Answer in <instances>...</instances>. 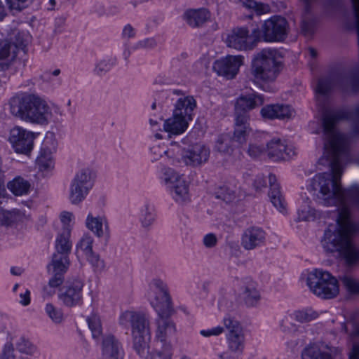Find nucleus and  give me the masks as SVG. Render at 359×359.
Masks as SVG:
<instances>
[{"label": "nucleus", "mask_w": 359, "mask_h": 359, "mask_svg": "<svg viewBox=\"0 0 359 359\" xmlns=\"http://www.w3.org/2000/svg\"><path fill=\"white\" fill-rule=\"evenodd\" d=\"M353 130L359 135V105L353 111ZM349 117L343 108L325 110L321 117V128L313 131L323 133L325 156L329 161L330 172L320 173L312 179L311 186L319 204L338 207L336 224L325 230L321 239L323 248L327 252H339L349 264L359 260V248L353 241L359 226L352 220L350 206L359 207V185L353 184L342 189L341 177L343 165L348 158V141L346 135L337 128V123Z\"/></svg>", "instance_id": "f257e3e1"}, {"label": "nucleus", "mask_w": 359, "mask_h": 359, "mask_svg": "<svg viewBox=\"0 0 359 359\" xmlns=\"http://www.w3.org/2000/svg\"><path fill=\"white\" fill-rule=\"evenodd\" d=\"M147 297L151 306L158 313L155 323V337L157 341L165 343L177 332L175 323L170 319L175 309L166 283L159 278L151 280L149 284Z\"/></svg>", "instance_id": "f03ea898"}, {"label": "nucleus", "mask_w": 359, "mask_h": 359, "mask_svg": "<svg viewBox=\"0 0 359 359\" xmlns=\"http://www.w3.org/2000/svg\"><path fill=\"white\" fill-rule=\"evenodd\" d=\"M9 104L13 116L31 123L47 125L53 119L54 113L62 115L58 106H49L45 100L35 94L13 97Z\"/></svg>", "instance_id": "7ed1b4c3"}, {"label": "nucleus", "mask_w": 359, "mask_h": 359, "mask_svg": "<svg viewBox=\"0 0 359 359\" xmlns=\"http://www.w3.org/2000/svg\"><path fill=\"white\" fill-rule=\"evenodd\" d=\"M282 55L276 48H265L257 52L251 61L250 79L256 85L260 86L265 91H269L262 87L263 84L276 81L282 69Z\"/></svg>", "instance_id": "20e7f679"}, {"label": "nucleus", "mask_w": 359, "mask_h": 359, "mask_svg": "<svg viewBox=\"0 0 359 359\" xmlns=\"http://www.w3.org/2000/svg\"><path fill=\"white\" fill-rule=\"evenodd\" d=\"M119 324L130 327L133 347L140 358L145 357L151 339L150 321L147 316L140 311H125L119 317Z\"/></svg>", "instance_id": "39448f33"}, {"label": "nucleus", "mask_w": 359, "mask_h": 359, "mask_svg": "<svg viewBox=\"0 0 359 359\" xmlns=\"http://www.w3.org/2000/svg\"><path fill=\"white\" fill-rule=\"evenodd\" d=\"M306 285L314 294L322 299H332L339 292L336 278L328 271L320 269H315L308 273Z\"/></svg>", "instance_id": "423d86ee"}, {"label": "nucleus", "mask_w": 359, "mask_h": 359, "mask_svg": "<svg viewBox=\"0 0 359 359\" xmlns=\"http://www.w3.org/2000/svg\"><path fill=\"white\" fill-rule=\"evenodd\" d=\"M94 185V174L90 168H82L74 176L69 189V200L73 205L83 201Z\"/></svg>", "instance_id": "0eeeda50"}, {"label": "nucleus", "mask_w": 359, "mask_h": 359, "mask_svg": "<svg viewBox=\"0 0 359 359\" xmlns=\"http://www.w3.org/2000/svg\"><path fill=\"white\" fill-rule=\"evenodd\" d=\"M159 179L170 189L175 201L182 203L189 199V184L183 175L170 167L163 166L161 169Z\"/></svg>", "instance_id": "6e6552de"}, {"label": "nucleus", "mask_w": 359, "mask_h": 359, "mask_svg": "<svg viewBox=\"0 0 359 359\" xmlns=\"http://www.w3.org/2000/svg\"><path fill=\"white\" fill-rule=\"evenodd\" d=\"M259 43L283 41L287 34V22L284 18L275 15L265 20L260 28H255Z\"/></svg>", "instance_id": "1a4fd4ad"}, {"label": "nucleus", "mask_w": 359, "mask_h": 359, "mask_svg": "<svg viewBox=\"0 0 359 359\" xmlns=\"http://www.w3.org/2000/svg\"><path fill=\"white\" fill-rule=\"evenodd\" d=\"M224 41L229 48L247 51L253 50L257 46L259 36L255 29L250 34L247 27H237L226 34Z\"/></svg>", "instance_id": "9d476101"}, {"label": "nucleus", "mask_w": 359, "mask_h": 359, "mask_svg": "<svg viewBox=\"0 0 359 359\" xmlns=\"http://www.w3.org/2000/svg\"><path fill=\"white\" fill-rule=\"evenodd\" d=\"M170 151L174 156L173 165L183 163L186 166L196 168L200 166L202 163V144L199 143L191 144L185 149L176 142L174 149Z\"/></svg>", "instance_id": "9b49d317"}, {"label": "nucleus", "mask_w": 359, "mask_h": 359, "mask_svg": "<svg viewBox=\"0 0 359 359\" xmlns=\"http://www.w3.org/2000/svg\"><path fill=\"white\" fill-rule=\"evenodd\" d=\"M37 133L15 126L10 133L9 141L16 153L28 155L34 147Z\"/></svg>", "instance_id": "f8f14e48"}, {"label": "nucleus", "mask_w": 359, "mask_h": 359, "mask_svg": "<svg viewBox=\"0 0 359 359\" xmlns=\"http://www.w3.org/2000/svg\"><path fill=\"white\" fill-rule=\"evenodd\" d=\"M243 59L242 55H228L216 60L212 69L219 76L232 79L236 77L241 66L243 65Z\"/></svg>", "instance_id": "ddd939ff"}, {"label": "nucleus", "mask_w": 359, "mask_h": 359, "mask_svg": "<svg viewBox=\"0 0 359 359\" xmlns=\"http://www.w3.org/2000/svg\"><path fill=\"white\" fill-rule=\"evenodd\" d=\"M340 351L323 342L311 343L302 352V359H333L339 356Z\"/></svg>", "instance_id": "4468645a"}, {"label": "nucleus", "mask_w": 359, "mask_h": 359, "mask_svg": "<svg viewBox=\"0 0 359 359\" xmlns=\"http://www.w3.org/2000/svg\"><path fill=\"white\" fill-rule=\"evenodd\" d=\"M83 283L81 280L75 279L67 283L59 294V299L67 307L79 305L82 302Z\"/></svg>", "instance_id": "2eb2a0df"}, {"label": "nucleus", "mask_w": 359, "mask_h": 359, "mask_svg": "<svg viewBox=\"0 0 359 359\" xmlns=\"http://www.w3.org/2000/svg\"><path fill=\"white\" fill-rule=\"evenodd\" d=\"M266 233L259 226H250L243 233L241 246L246 250H252L264 245Z\"/></svg>", "instance_id": "dca6fc26"}, {"label": "nucleus", "mask_w": 359, "mask_h": 359, "mask_svg": "<svg viewBox=\"0 0 359 359\" xmlns=\"http://www.w3.org/2000/svg\"><path fill=\"white\" fill-rule=\"evenodd\" d=\"M266 146L269 158L275 161L287 160L295 155L294 147L279 138L272 139Z\"/></svg>", "instance_id": "f3484780"}, {"label": "nucleus", "mask_w": 359, "mask_h": 359, "mask_svg": "<svg viewBox=\"0 0 359 359\" xmlns=\"http://www.w3.org/2000/svg\"><path fill=\"white\" fill-rule=\"evenodd\" d=\"M264 103L263 95L258 93H252L240 96L235 104V116L237 115H245L248 119V111L262 105Z\"/></svg>", "instance_id": "a211bd4d"}, {"label": "nucleus", "mask_w": 359, "mask_h": 359, "mask_svg": "<svg viewBox=\"0 0 359 359\" xmlns=\"http://www.w3.org/2000/svg\"><path fill=\"white\" fill-rule=\"evenodd\" d=\"M102 355L105 358L122 359L124 351L121 343L114 335L106 336L102 341Z\"/></svg>", "instance_id": "6ab92c4d"}, {"label": "nucleus", "mask_w": 359, "mask_h": 359, "mask_svg": "<svg viewBox=\"0 0 359 359\" xmlns=\"http://www.w3.org/2000/svg\"><path fill=\"white\" fill-rule=\"evenodd\" d=\"M85 225L97 238L109 234V222L104 216H94L90 212L86 217Z\"/></svg>", "instance_id": "aec40b11"}, {"label": "nucleus", "mask_w": 359, "mask_h": 359, "mask_svg": "<svg viewBox=\"0 0 359 359\" xmlns=\"http://www.w3.org/2000/svg\"><path fill=\"white\" fill-rule=\"evenodd\" d=\"M214 194L217 198L221 199L226 203L233 202L242 196L235 179H231L223 186L219 187Z\"/></svg>", "instance_id": "412c9836"}, {"label": "nucleus", "mask_w": 359, "mask_h": 359, "mask_svg": "<svg viewBox=\"0 0 359 359\" xmlns=\"http://www.w3.org/2000/svg\"><path fill=\"white\" fill-rule=\"evenodd\" d=\"M189 120L173 111L172 116L166 119L163 123V129L169 136L182 134L188 128Z\"/></svg>", "instance_id": "4be33fe9"}, {"label": "nucleus", "mask_w": 359, "mask_h": 359, "mask_svg": "<svg viewBox=\"0 0 359 359\" xmlns=\"http://www.w3.org/2000/svg\"><path fill=\"white\" fill-rule=\"evenodd\" d=\"M240 297L248 306H255L260 299L256 283L250 278H246L242 283Z\"/></svg>", "instance_id": "5701e85b"}, {"label": "nucleus", "mask_w": 359, "mask_h": 359, "mask_svg": "<svg viewBox=\"0 0 359 359\" xmlns=\"http://www.w3.org/2000/svg\"><path fill=\"white\" fill-rule=\"evenodd\" d=\"M292 109L287 104H269L261 109L263 118L268 119L288 118L292 115Z\"/></svg>", "instance_id": "b1692460"}, {"label": "nucleus", "mask_w": 359, "mask_h": 359, "mask_svg": "<svg viewBox=\"0 0 359 359\" xmlns=\"http://www.w3.org/2000/svg\"><path fill=\"white\" fill-rule=\"evenodd\" d=\"M249 121L250 119L245 115L235 116L233 140L241 145L245 144L247 137L251 131Z\"/></svg>", "instance_id": "393cba45"}, {"label": "nucleus", "mask_w": 359, "mask_h": 359, "mask_svg": "<svg viewBox=\"0 0 359 359\" xmlns=\"http://www.w3.org/2000/svg\"><path fill=\"white\" fill-rule=\"evenodd\" d=\"M18 50L16 46L13 45L9 40H0V70L8 69L11 63L15 59Z\"/></svg>", "instance_id": "a878e982"}, {"label": "nucleus", "mask_w": 359, "mask_h": 359, "mask_svg": "<svg viewBox=\"0 0 359 359\" xmlns=\"http://www.w3.org/2000/svg\"><path fill=\"white\" fill-rule=\"evenodd\" d=\"M156 210L155 206L151 203H144L139 209L138 221L141 226L149 230L156 219Z\"/></svg>", "instance_id": "bb28decb"}, {"label": "nucleus", "mask_w": 359, "mask_h": 359, "mask_svg": "<svg viewBox=\"0 0 359 359\" xmlns=\"http://www.w3.org/2000/svg\"><path fill=\"white\" fill-rule=\"evenodd\" d=\"M196 107L195 99L192 96H185L177 100L173 111L191 121Z\"/></svg>", "instance_id": "cd10ccee"}, {"label": "nucleus", "mask_w": 359, "mask_h": 359, "mask_svg": "<svg viewBox=\"0 0 359 359\" xmlns=\"http://www.w3.org/2000/svg\"><path fill=\"white\" fill-rule=\"evenodd\" d=\"M176 142H172L168 147L159 144H154L150 148L151 158L152 161H157L163 156H166L172 163L173 154L170 151L174 149Z\"/></svg>", "instance_id": "c85d7f7f"}, {"label": "nucleus", "mask_w": 359, "mask_h": 359, "mask_svg": "<svg viewBox=\"0 0 359 359\" xmlns=\"http://www.w3.org/2000/svg\"><path fill=\"white\" fill-rule=\"evenodd\" d=\"M311 203L309 198H302V203L297 209L298 221H309L316 217V211L311 207Z\"/></svg>", "instance_id": "c756f323"}, {"label": "nucleus", "mask_w": 359, "mask_h": 359, "mask_svg": "<svg viewBox=\"0 0 359 359\" xmlns=\"http://www.w3.org/2000/svg\"><path fill=\"white\" fill-rule=\"evenodd\" d=\"M8 189L15 196H22L28 194L30 184L21 177H16L7 184Z\"/></svg>", "instance_id": "7c9ffc66"}, {"label": "nucleus", "mask_w": 359, "mask_h": 359, "mask_svg": "<svg viewBox=\"0 0 359 359\" xmlns=\"http://www.w3.org/2000/svg\"><path fill=\"white\" fill-rule=\"evenodd\" d=\"M226 340L229 349L236 353L243 351L245 346V336L243 331L236 334H227Z\"/></svg>", "instance_id": "2f4dec72"}, {"label": "nucleus", "mask_w": 359, "mask_h": 359, "mask_svg": "<svg viewBox=\"0 0 359 359\" xmlns=\"http://www.w3.org/2000/svg\"><path fill=\"white\" fill-rule=\"evenodd\" d=\"M70 238L71 234L59 232L55 240V253L69 255L72 247Z\"/></svg>", "instance_id": "473e14b6"}, {"label": "nucleus", "mask_w": 359, "mask_h": 359, "mask_svg": "<svg viewBox=\"0 0 359 359\" xmlns=\"http://www.w3.org/2000/svg\"><path fill=\"white\" fill-rule=\"evenodd\" d=\"M183 20L192 28H199L202 25V9L190 8L183 14Z\"/></svg>", "instance_id": "72a5a7b5"}, {"label": "nucleus", "mask_w": 359, "mask_h": 359, "mask_svg": "<svg viewBox=\"0 0 359 359\" xmlns=\"http://www.w3.org/2000/svg\"><path fill=\"white\" fill-rule=\"evenodd\" d=\"M50 265L53 266L54 273L62 275L67 271L69 265V255L54 253Z\"/></svg>", "instance_id": "f704fd0d"}, {"label": "nucleus", "mask_w": 359, "mask_h": 359, "mask_svg": "<svg viewBox=\"0 0 359 359\" xmlns=\"http://www.w3.org/2000/svg\"><path fill=\"white\" fill-rule=\"evenodd\" d=\"M54 276L49 280L48 285L43 289V297L48 298L52 297L56 292V289L60 287L63 281V276L60 273H54Z\"/></svg>", "instance_id": "c9c22d12"}, {"label": "nucleus", "mask_w": 359, "mask_h": 359, "mask_svg": "<svg viewBox=\"0 0 359 359\" xmlns=\"http://www.w3.org/2000/svg\"><path fill=\"white\" fill-rule=\"evenodd\" d=\"M59 219L62 225L60 232L72 234V231L75 223V216L72 212L63 210L59 215Z\"/></svg>", "instance_id": "e433bc0d"}, {"label": "nucleus", "mask_w": 359, "mask_h": 359, "mask_svg": "<svg viewBox=\"0 0 359 359\" xmlns=\"http://www.w3.org/2000/svg\"><path fill=\"white\" fill-rule=\"evenodd\" d=\"M332 87L333 82L330 78H320L315 87L317 99L319 100L320 97L322 99L325 98Z\"/></svg>", "instance_id": "4c0bfd02"}, {"label": "nucleus", "mask_w": 359, "mask_h": 359, "mask_svg": "<svg viewBox=\"0 0 359 359\" xmlns=\"http://www.w3.org/2000/svg\"><path fill=\"white\" fill-rule=\"evenodd\" d=\"M36 165L41 171H48L53 168V154L40 151L36 159Z\"/></svg>", "instance_id": "58836bf2"}, {"label": "nucleus", "mask_w": 359, "mask_h": 359, "mask_svg": "<svg viewBox=\"0 0 359 359\" xmlns=\"http://www.w3.org/2000/svg\"><path fill=\"white\" fill-rule=\"evenodd\" d=\"M88 327L92 332L94 339H98L102 332V324L100 317L95 313L91 314L87 318Z\"/></svg>", "instance_id": "ea45409f"}, {"label": "nucleus", "mask_w": 359, "mask_h": 359, "mask_svg": "<svg viewBox=\"0 0 359 359\" xmlns=\"http://www.w3.org/2000/svg\"><path fill=\"white\" fill-rule=\"evenodd\" d=\"M94 239L88 233H85L76 245V250H81L86 256L94 252L93 250Z\"/></svg>", "instance_id": "a19ab883"}, {"label": "nucleus", "mask_w": 359, "mask_h": 359, "mask_svg": "<svg viewBox=\"0 0 359 359\" xmlns=\"http://www.w3.org/2000/svg\"><path fill=\"white\" fill-rule=\"evenodd\" d=\"M318 316L317 312L311 309L296 311L292 313V317L297 321L304 323L310 322Z\"/></svg>", "instance_id": "79ce46f5"}, {"label": "nucleus", "mask_w": 359, "mask_h": 359, "mask_svg": "<svg viewBox=\"0 0 359 359\" xmlns=\"http://www.w3.org/2000/svg\"><path fill=\"white\" fill-rule=\"evenodd\" d=\"M215 149L224 155H230L233 149L231 146V140L228 135H220L215 143Z\"/></svg>", "instance_id": "37998d69"}, {"label": "nucleus", "mask_w": 359, "mask_h": 359, "mask_svg": "<svg viewBox=\"0 0 359 359\" xmlns=\"http://www.w3.org/2000/svg\"><path fill=\"white\" fill-rule=\"evenodd\" d=\"M269 196L274 207L280 212H284L285 210V203L280 189L276 188L272 189V191H269Z\"/></svg>", "instance_id": "c03bdc74"}, {"label": "nucleus", "mask_w": 359, "mask_h": 359, "mask_svg": "<svg viewBox=\"0 0 359 359\" xmlns=\"http://www.w3.org/2000/svg\"><path fill=\"white\" fill-rule=\"evenodd\" d=\"M45 311L55 324H60L64 320V315L62 310L56 308L52 304L49 303L46 305Z\"/></svg>", "instance_id": "a18cd8bd"}, {"label": "nucleus", "mask_w": 359, "mask_h": 359, "mask_svg": "<svg viewBox=\"0 0 359 359\" xmlns=\"http://www.w3.org/2000/svg\"><path fill=\"white\" fill-rule=\"evenodd\" d=\"M241 5L246 8L254 10L257 15L266 13L269 11L268 5L257 3L254 0H240Z\"/></svg>", "instance_id": "49530a36"}, {"label": "nucleus", "mask_w": 359, "mask_h": 359, "mask_svg": "<svg viewBox=\"0 0 359 359\" xmlns=\"http://www.w3.org/2000/svg\"><path fill=\"white\" fill-rule=\"evenodd\" d=\"M30 36L26 32H18L15 34L13 37H11L9 40L13 45L16 46L17 50H24L29 42Z\"/></svg>", "instance_id": "de8ad7c7"}, {"label": "nucleus", "mask_w": 359, "mask_h": 359, "mask_svg": "<svg viewBox=\"0 0 359 359\" xmlns=\"http://www.w3.org/2000/svg\"><path fill=\"white\" fill-rule=\"evenodd\" d=\"M18 352L27 355H34L36 353V348L27 339L22 337L16 344Z\"/></svg>", "instance_id": "09e8293b"}, {"label": "nucleus", "mask_w": 359, "mask_h": 359, "mask_svg": "<svg viewBox=\"0 0 359 359\" xmlns=\"http://www.w3.org/2000/svg\"><path fill=\"white\" fill-rule=\"evenodd\" d=\"M223 323L226 329L228 330V334H236L243 332V328L240 323L230 316H225L223 319Z\"/></svg>", "instance_id": "8fccbe9b"}, {"label": "nucleus", "mask_w": 359, "mask_h": 359, "mask_svg": "<svg viewBox=\"0 0 359 359\" xmlns=\"http://www.w3.org/2000/svg\"><path fill=\"white\" fill-rule=\"evenodd\" d=\"M57 147V141L52 133L46 135L42 143L41 151L53 154L55 151Z\"/></svg>", "instance_id": "3c124183"}, {"label": "nucleus", "mask_w": 359, "mask_h": 359, "mask_svg": "<svg viewBox=\"0 0 359 359\" xmlns=\"http://www.w3.org/2000/svg\"><path fill=\"white\" fill-rule=\"evenodd\" d=\"M115 63L116 59L114 57L103 59L97 64L95 72L97 75H102L109 71Z\"/></svg>", "instance_id": "603ef678"}, {"label": "nucleus", "mask_w": 359, "mask_h": 359, "mask_svg": "<svg viewBox=\"0 0 359 359\" xmlns=\"http://www.w3.org/2000/svg\"><path fill=\"white\" fill-rule=\"evenodd\" d=\"M18 211H6L0 208V224L9 225L13 222H15L19 218Z\"/></svg>", "instance_id": "864d4df0"}, {"label": "nucleus", "mask_w": 359, "mask_h": 359, "mask_svg": "<svg viewBox=\"0 0 359 359\" xmlns=\"http://www.w3.org/2000/svg\"><path fill=\"white\" fill-rule=\"evenodd\" d=\"M87 260L90 264L95 272H102L105 269V263L99 255L95 252L86 256Z\"/></svg>", "instance_id": "5fc2aeb1"}, {"label": "nucleus", "mask_w": 359, "mask_h": 359, "mask_svg": "<svg viewBox=\"0 0 359 359\" xmlns=\"http://www.w3.org/2000/svg\"><path fill=\"white\" fill-rule=\"evenodd\" d=\"M341 281L350 293L359 294V280L349 276H344Z\"/></svg>", "instance_id": "6e6d98bb"}, {"label": "nucleus", "mask_w": 359, "mask_h": 359, "mask_svg": "<svg viewBox=\"0 0 359 359\" xmlns=\"http://www.w3.org/2000/svg\"><path fill=\"white\" fill-rule=\"evenodd\" d=\"M0 356L1 359H12L18 357L12 342L8 341L4 344Z\"/></svg>", "instance_id": "4d7b16f0"}, {"label": "nucleus", "mask_w": 359, "mask_h": 359, "mask_svg": "<svg viewBox=\"0 0 359 359\" xmlns=\"http://www.w3.org/2000/svg\"><path fill=\"white\" fill-rule=\"evenodd\" d=\"M157 45L158 43L155 38H146L139 41L135 44V48L150 50L155 48Z\"/></svg>", "instance_id": "13d9d810"}, {"label": "nucleus", "mask_w": 359, "mask_h": 359, "mask_svg": "<svg viewBox=\"0 0 359 359\" xmlns=\"http://www.w3.org/2000/svg\"><path fill=\"white\" fill-rule=\"evenodd\" d=\"M163 346L161 350H156L154 357L162 358L163 359H170L172 356V347L170 343H163Z\"/></svg>", "instance_id": "bf43d9fd"}, {"label": "nucleus", "mask_w": 359, "mask_h": 359, "mask_svg": "<svg viewBox=\"0 0 359 359\" xmlns=\"http://www.w3.org/2000/svg\"><path fill=\"white\" fill-rule=\"evenodd\" d=\"M32 0H6L9 8L16 11H21Z\"/></svg>", "instance_id": "052dcab7"}, {"label": "nucleus", "mask_w": 359, "mask_h": 359, "mask_svg": "<svg viewBox=\"0 0 359 359\" xmlns=\"http://www.w3.org/2000/svg\"><path fill=\"white\" fill-rule=\"evenodd\" d=\"M264 149L263 146L250 144L248 152L250 156L256 158L263 152Z\"/></svg>", "instance_id": "680f3d73"}, {"label": "nucleus", "mask_w": 359, "mask_h": 359, "mask_svg": "<svg viewBox=\"0 0 359 359\" xmlns=\"http://www.w3.org/2000/svg\"><path fill=\"white\" fill-rule=\"evenodd\" d=\"M224 331V328L221 326H217L206 330H203V337H209L211 336H218Z\"/></svg>", "instance_id": "e2e57ef3"}, {"label": "nucleus", "mask_w": 359, "mask_h": 359, "mask_svg": "<svg viewBox=\"0 0 359 359\" xmlns=\"http://www.w3.org/2000/svg\"><path fill=\"white\" fill-rule=\"evenodd\" d=\"M217 243V238L212 233H208L203 238V244L208 248H212Z\"/></svg>", "instance_id": "0e129e2a"}, {"label": "nucleus", "mask_w": 359, "mask_h": 359, "mask_svg": "<svg viewBox=\"0 0 359 359\" xmlns=\"http://www.w3.org/2000/svg\"><path fill=\"white\" fill-rule=\"evenodd\" d=\"M253 186L257 191H259L266 187V181L262 175H257L254 181Z\"/></svg>", "instance_id": "69168bd1"}, {"label": "nucleus", "mask_w": 359, "mask_h": 359, "mask_svg": "<svg viewBox=\"0 0 359 359\" xmlns=\"http://www.w3.org/2000/svg\"><path fill=\"white\" fill-rule=\"evenodd\" d=\"M123 37L130 39L135 35V30L130 25H126L122 32Z\"/></svg>", "instance_id": "338daca9"}, {"label": "nucleus", "mask_w": 359, "mask_h": 359, "mask_svg": "<svg viewBox=\"0 0 359 359\" xmlns=\"http://www.w3.org/2000/svg\"><path fill=\"white\" fill-rule=\"evenodd\" d=\"M20 303L23 306H27L30 303V292L25 290V292L21 293L20 295Z\"/></svg>", "instance_id": "774afa93"}]
</instances>
